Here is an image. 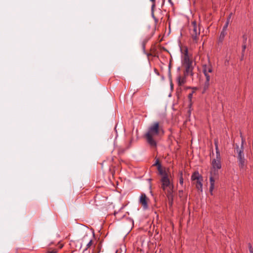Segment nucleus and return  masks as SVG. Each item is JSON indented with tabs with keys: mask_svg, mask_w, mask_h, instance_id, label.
I'll return each instance as SVG.
<instances>
[{
	"mask_svg": "<svg viewBox=\"0 0 253 253\" xmlns=\"http://www.w3.org/2000/svg\"><path fill=\"white\" fill-rule=\"evenodd\" d=\"M161 132L163 133V128L158 122H154L148 127L147 132L145 134V137L151 147H156V138L159 136Z\"/></svg>",
	"mask_w": 253,
	"mask_h": 253,
	"instance_id": "obj_2",
	"label": "nucleus"
},
{
	"mask_svg": "<svg viewBox=\"0 0 253 253\" xmlns=\"http://www.w3.org/2000/svg\"><path fill=\"white\" fill-rule=\"evenodd\" d=\"M232 13H231L229 14L228 17L227 18V21H226L225 24H224V26L223 27V29L227 30V27H228V25H229V23L230 22V19H231V16H232Z\"/></svg>",
	"mask_w": 253,
	"mask_h": 253,
	"instance_id": "obj_16",
	"label": "nucleus"
},
{
	"mask_svg": "<svg viewBox=\"0 0 253 253\" xmlns=\"http://www.w3.org/2000/svg\"><path fill=\"white\" fill-rule=\"evenodd\" d=\"M157 169L159 171V174L162 175V177L164 176L165 174L168 175V174L165 171H164L162 169V166H159V167H158Z\"/></svg>",
	"mask_w": 253,
	"mask_h": 253,
	"instance_id": "obj_15",
	"label": "nucleus"
},
{
	"mask_svg": "<svg viewBox=\"0 0 253 253\" xmlns=\"http://www.w3.org/2000/svg\"><path fill=\"white\" fill-rule=\"evenodd\" d=\"M155 6V4L154 3H153L152 5V7H151V10H152V16L153 17V18H154V17H155L154 16V7Z\"/></svg>",
	"mask_w": 253,
	"mask_h": 253,
	"instance_id": "obj_21",
	"label": "nucleus"
},
{
	"mask_svg": "<svg viewBox=\"0 0 253 253\" xmlns=\"http://www.w3.org/2000/svg\"><path fill=\"white\" fill-rule=\"evenodd\" d=\"M169 2H171V0H169Z\"/></svg>",
	"mask_w": 253,
	"mask_h": 253,
	"instance_id": "obj_29",
	"label": "nucleus"
},
{
	"mask_svg": "<svg viewBox=\"0 0 253 253\" xmlns=\"http://www.w3.org/2000/svg\"><path fill=\"white\" fill-rule=\"evenodd\" d=\"M194 93V91H192L191 93H189L188 95V98L189 101V108H191L192 106V99L193 97V94Z\"/></svg>",
	"mask_w": 253,
	"mask_h": 253,
	"instance_id": "obj_17",
	"label": "nucleus"
},
{
	"mask_svg": "<svg viewBox=\"0 0 253 253\" xmlns=\"http://www.w3.org/2000/svg\"><path fill=\"white\" fill-rule=\"evenodd\" d=\"M177 70H178V71H179L180 70V67H178V68H177Z\"/></svg>",
	"mask_w": 253,
	"mask_h": 253,
	"instance_id": "obj_28",
	"label": "nucleus"
},
{
	"mask_svg": "<svg viewBox=\"0 0 253 253\" xmlns=\"http://www.w3.org/2000/svg\"><path fill=\"white\" fill-rule=\"evenodd\" d=\"M244 140L242 138V144L240 147L238 145H236L235 151L237 154V159L238 165L240 169H243L246 165V160L245 158L244 153Z\"/></svg>",
	"mask_w": 253,
	"mask_h": 253,
	"instance_id": "obj_5",
	"label": "nucleus"
},
{
	"mask_svg": "<svg viewBox=\"0 0 253 253\" xmlns=\"http://www.w3.org/2000/svg\"><path fill=\"white\" fill-rule=\"evenodd\" d=\"M227 30L222 28V31L221 32L219 38H218V42H222L224 39V38L227 34L226 32Z\"/></svg>",
	"mask_w": 253,
	"mask_h": 253,
	"instance_id": "obj_12",
	"label": "nucleus"
},
{
	"mask_svg": "<svg viewBox=\"0 0 253 253\" xmlns=\"http://www.w3.org/2000/svg\"><path fill=\"white\" fill-rule=\"evenodd\" d=\"M161 182L162 183V188L167 193V196L169 200H171L170 204L171 205L172 201V193L173 188V183L170 181L169 175L166 174L164 176L161 177Z\"/></svg>",
	"mask_w": 253,
	"mask_h": 253,
	"instance_id": "obj_3",
	"label": "nucleus"
},
{
	"mask_svg": "<svg viewBox=\"0 0 253 253\" xmlns=\"http://www.w3.org/2000/svg\"><path fill=\"white\" fill-rule=\"evenodd\" d=\"M140 202L145 209L148 208L147 197L145 194H141L140 198Z\"/></svg>",
	"mask_w": 253,
	"mask_h": 253,
	"instance_id": "obj_10",
	"label": "nucleus"
},
{
	"mask_svg": "<svg viewBox=\"0 0 253 253\" xmlns=\"http://www.w3.org/2000/svg\"><path fill=\"white\" fill-rule=\"evenodd\" d=\"M84 244H85V248L84 249V252L89 248L92 245V240L90 237L87 235H84L82 239V246H83Z\"/></svg>",
	"mask_w": 253,
	"mask_h": 253,
	"instance_id": "obj_7",
	"label": "nucleus"
},
{
	"mask_svg": "<svg viewBox=\"0 0 253 253\" xmlns=\"http://www.w3.org/2000/svg\"><path fill=\"white\" fill-rule=\"evenodd\" d=\"M203 71L206 77V81L203 85V92H204L209 88L211 79L213 76V67L211 64L209 63L203 66Z\"/></svg>",
	"mask_w": 253,
	"mask_h": 253,
	"instance_id": "obj_4",
	"label": "nucleus"
},
{
	"mask_svg": "<svg viewBox=\"0 0 253 253\" xmlns=\"http://www.w3.org/2000/svg\"><path fill=\"white\" fill-rule=\"evenodd\" d=\"M250 253H253V250L251 247L250 249Z\"/></svg>",
	"mask_w": 253,
	"mask_h": 253,
	"instance_id": "obj_26",
	"label": "nucleus"
},
{
	"mask_svg": "<svg viewBox=\"0 0 253 253\" xmlns=\"http://www.w3.org/2000/svg\"><path fill=\"white\" fill-rule=\"evenodd\" d=\"M185 68V70L184 71L183 74L186 76L188 75H193V67L192 64H186L183 65Z\"/></svg>",
	"mask_w": 253,
	"mask_h": 253,
	"instance_id": "obj_9",
	"label": "nucleus"
},
{
	"mask_svg": "<svg viewBox=\"0 0 253 253\" xmlns=\"http://www.w3.org/2000/svg\"><path fill=\"white\" fill-rule=\"evenodd\" d=\"M211 165V167L210 177V192L212 195V191L214 188L215 181L217 180L219 177V170L221 169L220 154H216V157L212 160Z\"/></svg>",
	"mask_w": 253,
	"mask_h": 253,
	"instance_id": "obj_1",
	"label": "nucleus"
},
{
	"mask_svg": "<svg viewBox=\"0 0 253 253\" xmlns=\"http://www.w3.org/2000/svg\"><path fill=\"white\" fill-rule=\"evenodd\" d=\"M46 253H57V252L55 250H53L51 251H48Z\"/></svg>",
	"mask_w": 253,
	"mask_h": 253,
	"instance_id": "obj_22",
	"label": "nucleus"
},
{
	"mask_svg": "<svg viewBox=\"0 0 253 253\" xmlns=\"http://www.w3.org/2000/svg\"><path fill=\"white\" fill-rule=\"evenodd\" d=\"M190 34L193 40L197 42L200 34V30L199 25H198L195 21L191 23V25L190 27Z\"/></svg>",
	"mask_w": 253,
	"mask_h": 253,
	"instance_id": "obj_6",
	"label": "nucleus"
},
{
	"mask_svg": "<svg viewBox=\"0 0 253 253\" xmlns=\"http://www.w3.org/2000/svg\"><path fill=\"white\" fill-rule=\"evenodd\" d=\"M150 1H151L153 2V4L154 3L155 4V0H150Z\"/></svg>",
	"mask_w": 253,
	"mask_h": 253,
	"instance_id": "obj_27",
	"label": "nucleus"
},
{
	"mask_svg": "<svg viewBox=\"0 0 253 253\" xmlns=\"http://www.w3.org/2000/svg\"><path fill=\"white\" fill-rule=\"evenodd\" d=\"M182 65H186V64H192V62L191 60H190L189 57L188 55V51L186 50L185 51V53L184 55L183 58L182 60Z\"/></svg>",
	"mask_w": 253,
	"mask_h": 253,
	"instance_id": "obj_11",
	"label": "nucleus"
},
{
	"mask_svg": "<svg viewBox=\"0 0 253 253\" xmlns=\"http://www.w3.org/2000/svg\"><path fill=\"white\" fill-rule=\"evenodd\" d=\"M154 20H155L156 23L158 22V20L155 17H154Z\"/></svg>",
	"mask_w": 253,
	"mask_h": 253,
	"instance_id": "obj_25",
	"label": "nucleus"
},
{
	"mask_svg": "<svg viewBox=\"0 0 253 253\" xmlns=\"http://www.w3.org/2000/svg\"><path fill=\"white\" fill-rule=\"evenodd\" d=\"M153 166H157V167H159V166H161V164L159 163V161L158 159H157L156 160L155 163L153 164Z\"/></svg>",
	"mask_w": 253,
	"mask_h": 253,
	"instance_id": "obj_20",
	"label": "nucleus"
},
{
	"mask_svg": "<svg viewBox=\"0 0 253 253\" xmlns=\"http://www.w3.org/2000/svg\"><path fill=\"white\" fill-rule=\"evenodd\" d=\"M187 76L183 74V75H179L177 76L176 78V82L178 85V86H182L184 84H185L186 82V77Z\"/></svg>",
	"mask_w": 253,
	"mask_h": 253,
	"instance_id": "obj_8",
	"label": "nucleus"
},
{
	"mask_svg": "<svg viewBox=\"0 0 253 253\" xmlns=\"http://www.w3.org/2000/svg\"><path fill=\"white\" fill-rule=\"evenodd\" d=\"M202 177L199 174L198 172H195L191 176L192 180H199L202 179Z\"/></svg>",
	"mask_w": 253,
	"mask_h": 253,
	"instance_id": "obj_13",
	"label": "nucleus"
},
{
	"mask_svg": "<svg viewBox=\"0 0 253 253\" xmlns=\"http://www.w3.org/2000/svg\"><path fill=\"white\" fill-rule=\"evenodd\" d=\"M214 144L215 146V150H216V154H220V152L218 149V140L215 139L214 140Z\"/></svg>",
	"mask_w": 253,
	"mask_h": 253,
	"instance_id": "obj_18",
	"label": "nucleus"
},
{
	"mask_svg": "<svg viewBox=\"0 0 253 253\" xmlns=\"http://www.w3.org/2000/svg\"><path fill=\"white\" fill-rule=\"evenodd\" d=\"M243 39L244 41H246L247 40V37L246 36L244 35L243 36Z\"/></svg>",
	"mask_w": 253,
	"mask_h": 253,
	"instance_id": "obj_24",
	"label": "nucleus"
},
{
	"mask_svg": "<svg viewBox=\"0 0 253 253\" xmlns=\"http://www.w3.org/2000/svg\"><path fill=\"white\" fill-rule=\"evenodd\" d=\"M246 48V45H245V44H244V45H243L242 46V48H243L242 52H244V51H245V50Z\"/></svg>",
	"mask_w": 253,
	"mask_h": 253,
	"instance_id": "obj_23",
	"label": "nucleus"
},
{
	"mask_svg": "<svg viewBox=\"0 0 253 253\" xmlns=\"http://www.w3.org/2000/svg\"><path fill=\"white\" fill-rule=\"evenodd\" d=\"M179 183L181 185L183 184V178L182 177V172L181 171L180 172Z\"/></svg>",
	"mask_w": 253,
	"mask_h": 253,
	"instance_id": "obj_19",
	"label": "nucleus"
},
{
	"mask_svg": "<svg viewBox=\"0 0 253 253\" xmlns=\"http://www.w3.org/2000/svg\"><path fill=\"white\" fill-rule=\"evenodd\" d=\"M202 180H203V179H202H202H200V180H199L197 181H196V188H197L198 190H200V191H202V187H203V184H202Z\"/></svg>",
	"mask_w": 253,
	"mask_h": 253,
	"instance_id": "obj_14",
	"label": "nucleus"
}]
</instances>
